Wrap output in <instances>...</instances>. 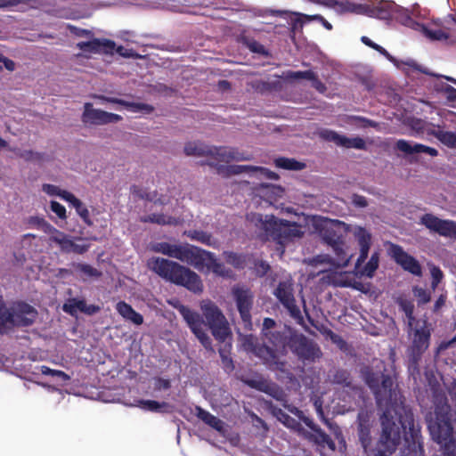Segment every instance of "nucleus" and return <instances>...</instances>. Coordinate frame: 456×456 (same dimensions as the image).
Wrapping results in <instances>:
<instances>
[{"label": "nucleus", "mask_w": 456, "mask_h": 456, "mask_svg": "<svg viewBox=\"0 0 456 456\" xmlns=\"http://www.w3.org/2000/svg\"><path fill=\"white\" fill-rule=\"evenodd\" d=\"M354 236L360 246V254L355 264V267L359 268L368 258L371 234L365 228L359 226L354 231Z\"/></svg>", "instance_id": "a878e982"}, {"label": "nucleus", "mask_w": 456, "mask_h": 456, "mask_svg": "<svg viewBox=\"0 0 456 456\" xmlns=\"http://www.w3.org/2000/svg\"><path fill=\"white\" fill-rule=\"evenodd\" d=\"M409 126L411 128L417 133H424L428 134V131H432L436 126L432 123H428L421 118H412L409 120Z\"/></svg>", "instance_id": "a19ab883"}, {"label": "nucleus", "mask_w": 456, "mask_h": 456, "mask_svg": "<svg viewBox=\"0 0 456 456\" xmlns=\"http://www.w3.org/2000/svg\"><path fill=\"white\" fill-rule=\"evenodd\" d=\"M273 294L283 305V307L288 311L289 316L294 319L298 325L303 327L306 332L313 334V332L305 325L301 311L297 305L292 286L288 282L281 281L276 287Z\"/></svg>", "instance_id": "f8f14e48"}, {"label": "nucleus", "mask_w": 456, "mask_h": 456, "mask_svg": "<svg viewBox=\"0 0 456 456\" xmlns=\"http://www.w3.org/2000/svg\"><path fill=\"white\" fill-rule=\"evenodd\" d=\"M139 406L149 411L159 412L161 411L163 408H166L167 404L165 402L159 403L154 400H140Z\"/></svg>", "instance_id": "a18cd8bd"}, {"label": "nucleus", "mask_w": 456, "mask_h": 456, "mask_svg": "<svg viewBox=\"0 0 456 456\" xmlns=\"http://www.w3.org/2000/svg\"><path fill=\"white\" fill-rule=\"evenodd\" d=\"M114 51L117 53H118L120 56H122V57H126V58H135V57H137V54L134 53V51L133 49H127V48H125L122 45H119L118 47L115 46Z\"/></svg>", "instance_id": "338daca9"}, {"label": "nucleus", "mask_w": 456, "mask_h": 456, "mask_svg": "<svg viewBox=\"0 0 456 456\" xmlns=\"http://www.w3.org/2000/svg\"><path fill=\"white\" fill-rule=\"evenodd\" d=\"M274 164L277 167L286 170L299 171L305 167V164L296 160L295 159H289L285 157H280L275 159Z\"/></svg>", "instance_id": "e433bc0d"}, {"label": "nucleus", "mask_w": 456, "mask_h": 456, "mask_svg": "<svg viewBox=\"0 0 456 456\" xmlns=\"http://www.w3.org/2000/svg\"><path fill=\"white\" fill-rule=\"evenodd\" d=\"M226 174L228 175H239L243 172H255V167L254 166H248V165H231L226 167Z\"/></svg>", "instance_id": "603ef678"}, {"label": "nucleus", "mask_w": 456, "mask_h": 456, "mask_svg": "<svg viewBox=\"0 0 456 456\" xmlns=\"http://www.w3.org/2000/svg\"><path fill=\"white\" fill-rule=\"evenodd\" d=\"M50 240L59 245L63 253H75L82 255L89 249L88 244H77L70 237L59 231L56 235L51 236Z\"/></svg>", "instance_id": "393cba45"}, {"label": "nucleus", "mask_w": 456, "mask_h": 456, "mask_svg": "<svg viewBox=\"0 0 456 456\" xmlns=\"http://www.w3.org/2000/svg\"><path fill=\"white\" fill-rule=\"evenodd\" d=\"M379 252H374L366 265L363 266L361 273L366 277L371 278L373 277L376 270L379 268Z\"/></svg>", "instance_id": "ea45409f"}, {"label": "nucleus", "mask_w": 456, "mask_h": 456, "mask_svg": "<svg viewBox=\"0 0 456 456\" xmlns=\"http://www.w3.org/2000/svg\"><path fill=\"white\" fill-rule=\"evenodd\" d=\"M37 309L24 301H13L10 305L11 320L9 322V330L13 328H23L31 326L37 317Z\"/></svg>", "instance_id": "2eb2a0df"}, {"label": "nucleus", "mask_w": 456, "mask_h": 456, "mask_svg": "<svg viewBox=\"0 0 456 456\" xmlns=\"http://www.w3.org/2000/svg\"><path fill=\"white\" fill-rule=\"evenodd\" d=\"M68 29L71 34H73L76 37H87L90 38L94 37V33L92 30L81 28L74 25H69Z\"/></svg>", "instance_id": "680f3d73"}, {"label": "nucleus", "mask_w": 456, "mask_h": 456, "mask_svg": "<svg viewBox=\"0 0 456 456\" xmlns=\"http://www.w3.org/2000/svg\"><path fill=\"white\" fill-rule=\"evenodd\" d=\"M60 197L62 200H66L67 202L70 203V205L73 208L75 207V205H78L79 206L80 200L77 199L74 194H72L69 191L62 190V192H61V194H60Z\"/></svg>", "instance_id": "0e129e2a"}, {"label": "nucleus", "mask_w": 456, "mask_h": 456, "mask_svg": "<svg viewBox=\"0 0 456 456\" xmlns=\"http://www.w3.org/2000/svg\"><path fill=\"white\" fill-rule=\"evenodd\" d=\"M151 250L160 253L168 257L175 258L181 262L191 265L193 259L197 246L191 244H171L166 241L155 242L151 245Z\"/></svg>", "instance_id": "ddd939ff"}, {"label": "nucleus", "mask_w": 456, "mask_h": 456, "mask_svg": "<svg viewBox=\"0 0 456 456\" xmlns=\"http://www.w3.org/2000/svg\"><path fill=\"white\" fill-rule=\"evenodd\" d=\"M77 313L80 312L87 315H94L101 311V307L96 305H87L85 299L76 298Z\"/></svg>", "instance_id": "37998d69"}, {"label": "nucleus", "mask_w": 456, "mask_h": 456, "mask_svg": "<svg viewBox=\"0 0 456 456\" xmlns=\"http://www.w3.org/2000/svg\"><path fill=\"white\" fill-rule=\"evenodd\" d=\"M122 119L123 118L118 114L108 112L100 109H94L93 103L91 102H86L84 104V111L81 117V120L84 124L101 126L117 123Z\"/></svg>", "instance_id": "6ab92c4d"}, {"label": "nucleus", "mask_w": 456, "mask_h": 456, "mask_svg": "<svg viewBox=\"0 0 456 456\" xmlns=\"http://www.w3.org/2000/svg\"><path fill=\"white\" fill-rule=\"evenodd\" d=\"M290 412L296 415L300 420H302L306 427L310 428V431L304 429L301 436L306 439L309 443L316 445L317 450L328 448L331 451H335L336 444L331 437L326 434L317 424L314 422L312 419L305 416L304 412L299 409L290 410Z\"/></svg>", "instance_id": "9d476101"}, {"label": "nucleus", "mask_w": 456, "mask_h": 456, "mask_svg": "<svg viewBox=\"0 0 456 456\" xmlns=\"http://www.w3.org/2000/svg\"><path fill=\"white\" fill-rule=\"evenodd\" d=\"M92 98L99 100L102 103H114L124 106L126 110L132 112H144L151 114L154 110V107L148 103L133 102L117 97L106 96L103 94H93Z\"/></svg>", "instance_id": "b1692460"}, {"label": "nucleus", "mask_w": 456, "mask_h": 456, "mask_svg": "<svg viewBox=\"0 0 456 456\" xmlns=\"http://www.w3.org/2000/svg\"><path fill=\"white\" fill-rule=\"evenodd\" d=\"M184 153L187 156H210L220 162H230L232 160H249L250 156L239 152L237 150L226 147H211L200 142H190L184 146Z\"/></svg>", "instance_id": "6e6552de"}, {"label": "nucleus", "mask_w": 456, "mask_h": 456, "mask_svg": "<svg viewBox=\"0 0 456 456\" xmlns=\"http://www.w3.org/2000/svg\"><path fill=\"white\" fill-rule=\"evenodd\" d=\"M116 310L124 319L128 320L136 325H141L143 322L142 315L137 313L125 301H119L116 305Z\"/></svg>", "instance_id": "c85d7f7f"}, {"label": "nucleus", "mask_w": 456, "mask_h": 456, "mask_svg": "<svg viewBox=\"0 0 456 456\" xmlns=\"http://www.w3.org/2000/svg\"><path fill=\"white\" fill-rule=\"evenodd\" d=\"M43 191L51 196H59L61 194L62 190L58 186L49 183L43 184Z\"/></svg>", "instance_id": "69168bd1"}, {"label": "nucleus", "mask_w": 456, "mask_h": 456, "mask_svg": "<svg viewBox=\"0 0 456 456\" xmlns=\"http://www.w3.org/2000/svg\"><path fill=\"white\" fill-rule=\"evenodd\" d=\"M50 208L60 219L65 220L67 218L65 207L58 201L52 200L50 203Z\"/></svg>", "instance_id": "13d9d810"}, {"label": "nucleus", "mask_w": 456, "mask_h": 456, "mask_svg": "<svg viewBox=\"0 0 456 456\" xmlns=\"http://www.w3.org/2000/svg\"><path fill=\"white\" fill-rule=\"evenodd\" d=\"M291 15L295 16L290 20V34L294 37L297 33H302L304 25L308 21L302 16L305 15V13L294 12Z\"/></svg>", "instance_id": "58836bf2"}, {"label": "nucleus", "mask_w": 456, "mask_h": 456, "mask_svg": "<svg viewBox=\"0 0 456 456\" xmlns=\"http://www.w3.org/2000/svg\"><path fill=\"white\" fill-rule=\"evenodd\" d=\"M361 41L365 45H367V46L376 50L377 52H379L380 54L385 56L387 60H389V61H393L394 60L393 56L384 47H382L381 45L374 43L368 37H365V36L362 37Z\"/></svg>", "instance_id": "09e8293b"}, {"label": "nucleus", "mask_w": 456, "mask_h": 456, "mask_svg": "<svg viewBox=\"0 0 456 456\" xmlns=\"http://www.w3.org/2000/svg\"><path fill=\"white\" fill-rule=\"evenodd\" d=\"M10 320V306H7L3 296L0 295V334H4L9 330Z\"/></svg>", "instance_id": "4c0bfd02"}, {"label": "nucleus", "mask_w": 456, "mask_h": 456, "mask_svg": "<svg viewBox=\"0 0 456 456\" xmlns=\"http://www.w3.org/2000/svg\"><path fill=\"white\" fill-rule=\"evenodd\" d=\"M76 298H69L62 305V310L71 316H77Z\"/></svg>", "instance_id": "e2e57ef3"}, {"label": "nucleus", "mask_w": 456, "mask_h": 456, "mask_svg": "<svg viewBox=\"0 0 456 456\" xmlns=\"http://www.w3.org/2000/svg\"><path fill=\"white\" fill-rule=\"evenodd\" d=\"M399 12H401V22L403 25L413 28L415 29L420 28L424 35L427 36L429 39L435 41H443L449 38V34L442 29H429L425 25L416 22L410 16L406 10H401Z\"/></svg>", "instance_id": "5701e85b"}, {"label": "nucleus", "mask_w": 456, "mask_h": 456, "mask_svg": "<svg viewBox=\"0 0 456 456\" xmlns=\"http://www.w3.org/2000/svg\"><path fill=\"white\" fill-rule=\"evenodd\" d=\"M372 424L370 415L366 411H360L357 415V436L359 443L365 453L375 451L372 447Z\"/></svg>", "instance_id": "412c9836"}, {"label": "nucleus", "mask_w": 456, "mask_h": 456, "mask_svg": "<svg viewBox=\"0 0 456 456\" xmlns=\"http://www.w3.org/2000/svg\"><path fill=\"white\" fill-rule=\"evenodd\" d=\"M39 5L38 0H0V8L18 7L20 12L37 9Z\"/></svg>", "instance_id": "2f4dec72"}, {"label": "nucleus", "mask_w": 456, "mask_h": 456, "mask_svg": "<svg viewBox=\"0 0 456 456\" xmlns=\"http://www.w3.org/2000/svg\"><path fill=\"white\" fill-rule=\"evenodd\" d=\"M395 302L398 305L400 311L404 313L408 320V327L416 324L418 320L414 316L413 302L403 297H397Z\"/></svg>", "instance_id": "473e14b6"}, {"label": "nucleus", "mask_w": 456, "mask_h": 456, "mask_svg": "<svg viewBox=\"0 0 456 456\" xmlns=\"http://www.w3.org/2000/svg\"><path fill=\"white\" fill-rule=\"evenodd\" d=\"M295 330L288 325L281 327L270 317L263 320L259 338L253 334L241 338L244 351L252 354L273 371L285 372L287 361L283 359L290 348Z\"/></svg>", "instance_id": "f03ea898"}, {"label": "nucleus", "mask_w": 456, "mask_h": 456, "mask_svg": "<svg viewBox=\"0 0 456 456\" xmlns=\"http://www.w3.org/2000/svg\"><path fill=\"white\" fill-rule=\"evenodd\" d=\"M77 48L85 53L113 54L115 42L108 38H93L87 42H78Z\"/></svg>", "instance_id": "4be33fe9"}, {"label": "nucleus", "mask_w": 456, "mask_h": 456, "mask_svg": "<svg viewBox=\"0 0 456 456\" xmlns=\"http://www.w3.org/2000/svg\"><path fill=\"white\" fill-rule=\"evenodd\" d=\"M131 191L134 195L137 196L138 198H140L142 200H149V201H152L155 199V197L157 196V191H154L153 193H151V192H149L146 190L137 187L135 185H134L132 187Z\"/></svg>", "instance_id": "5fc2aeb1"}, {"label": "nucleus", "mask_w": 456, "mask_h": 456, "mask_svg": "<svg viewBox=\"0 0 456 456\" xmlns=\"http://www.w3.org/2000/svg\"><path fill=\"white\" fill-rule=\"evenodd\" d=\"M397 9V6L394 3H382L376 7V15L379 19H389Z\"/></svg>", "instance_id": "79ce46f5"}, {"label": "nucleus", "mask_w": 456, "mask_h": 456, "mask_svg": "<svg viewBox=\"0 0 456 456\" xmlns=\"http://www.w3.org/2000/svg\"><path fill=\"white\" fill-rule=\"evenodd\" d=\"M74 208L76 209L77 214L81 217L83 222L87 226H92L94 224L92 219L90 218L89 210L81 200L79 201V206L75 205Z\"/></svg>", "instance_id": "8fccbe9b"}, {"label": "nucleus", "mask_w": 456, "mask_h": 456, "mask_svg": "<svg viewBox=\"0 0 456 456\" xmlns=\"http://www.w3.org/2000/svg\"><path fill=\"white\" fill-rule=\"evenodd\" d=\"M314 75L315 73L313 70L308 69L303 71H292L289 73V77L294 79H307L311 81L312 78H314Z\"/></svg>", "instance_id": "bf43d9fd"}, {"label": "nucleus", "mask_w": 456, "mask_h": 456, "mask_svg": "<svg viewBox=\"0 0 456 456\" xmlns=\"http://www.w3.org/2000/svg\"><path fill=\"white\" fill-rule=\"evenodd\" d=\"M321 136L329 142H333L337 145L341 146V142L343 140V135L338 134V133L332 131V130H323L321 133Z\"/></svg>", "instance_id": "6e6d98bb"}, {"label": "nucleus", "mask_w": 456, "mask_h": 456, "mask_svg": "<svg viewBox=\"0 0 456 456\" xmlns=\"http://www.w3.org/2000/svg\"><path fill=\"white\" fill-rule=\"evenodd\" d=\"M395 148L407 155H411L414 153H426L432 157L438 155V151L433 147H429L421 143L411 144L410 142L403 139L398 140L395 142Z\"/></svg>", "instance_id": "bb28decb"}, {"label": "nucleus", "mask_w": 456, "mask_h": 456, "mask_svg": "<svg viewBox=\"0 0 456 456\" xmlns=\"http://www.w3.org/2000/svg\"><path fill=\"white\" fill-rule=\"evenodd\" d=\"M388 254L404 271L415 276H421L422 268L420 264L414 256L408 254L402 246L390 243Z\"/></svg>", "instance_id": "f3484780"}, {"label": "nucleus", "mask_w": 456, "mask_h": 456, "mask_svg": "<svg viewBox=\"0 0 456 456\" xmlns=\"http://www.w3.org/2000/svg\"><path fill=\"white\" fill-rule=\"evenodd\" d=\"M321 236L334 253V256L330 258V263L338 268L346 267L349 263L351 255L346 249L344 223L336 221L326 224L321 231Z\"/></svg>", "instance_id": "423d86ee"}, {"label": "nucleus", "mask_w": 456, "mask_h": 456, "mask_svg": "<svg viewBox=\"0 0 456 456\" xmlns=\"http://www.w3.org/2000/svg\"><path fill=\"white\" fill-rule=\"evenodd\" d=\"M419 223L440 236L456 239V222L452 220L440 219L433 214L427 213L420 217Z\"/></svg>", "instance_id": "aec40b11"}, {"label": "nucleus", "mask_w": 456, "mask_h": 456, "mask_svg": "<svg viewBox=\"0 0 456 456\" xmlns=\"http://www.w3.org/2000/svg\"><path fill=\"white\" fill-rule=\"evenodd\" d=\"M269 409L272 411L273 414L281 421L286 427L296 431L299 436L302 435L305 428L301 425L299 421L290 417L285 411H283L281 408L274 406L272 403H267Z\"/></svg>", "instance_id": "cd10ccee"}, {"label": "nucleus", "mask_w": 456, "mask_h": 456, "mask_svg": "<svg viewBox=\"0 0 456 456\" xmlns=\"http://www.w3.org/2000/svg\"><path fill=\"white\" fill-rule=\"evenodd\" d=\"M191 265H193L198 270H202L204 267H207L214 273L220 276L228 275V271L225 269L224 265L217 261L213 253L199 247L196 248Z\"/></svg>", "instance_id": "a211bd4d"}, {"label": "nucleus", "mask_w": 456, "mask_h": 456, "mask_svg": "<svg viewBox=\"0 0 456 456\" xmlns=\"http://www.w3.org/2000/svg\"><path fill=\"white\" fill-rule=\"evenodd\" d=\"M75 269L88 277H100L102 275L101 272L88 264H77Z\"/></svg>", "instance_id": "3c124183"}, {"label": "nucleus", "mask_w": 456, "mask_h": 456, "mask_svg": "<svg viewBox=\"0 0 456 456\" xmlns=\"http://www.w3.org/2000/svg\"><path fill=\"white\" fill-rule=\"evenodd\" d=\"M40 372L43 375L58 378L63 382L68 381L69 379V376L67 373H65L64 371L59 370H53V369L49 368L48 366H45V365L40 367Z\"/></svg>", "instance_id": "de8ad7c7"}, {"label": "nucleus", "mask_w": 456, "mask_h": 456, "mask_svg": "<svg viewBox=\"0 0 456 456\" xmlns=\"http://www.w3.org/2000/svg\"><path fill=\"white\" fill-rule=\"evenodd\" d=\"M196 416L202 420L205 424L214 428L216 431H222L224 428V422L211 414L209 411L204 410L200 406H196Z\"/></svg>", "instance_id": "c756f323"}, {"label": "nucleus", "mask_w": 456, "mask_h": 456, "mask_svg": "<svg viewBox=\"0 0 456 456\" xmlns=\"http://www.w3.org/2000/svg\"><path fill=\"white\" fill-rule=\"evenodd\" d=\"M18 157L20 159H23L26 161H42L44 159V154L39 152H34L31 150L28 151H19V152L16 153Z\"/></svg>", "instance_id": "864d4df0"}, {"label": "nucleus", "mask_w": 456, "mask_h": 456, "mask_svg": "<svg viewBox=\"0 0 456 456\" xmlns=\"http://www.w3.org/2000/svg\"><path fill=\"white\" fill-rule=\"evenodd\" d=\"M439 127V126H437ZM428 134L437 138L443 144L450 148H456V133L451 131H443L440 128L428 131Z\"/></svg>", "instance_id": "f704fd0d"}, {"label": "nucleus", "mask_w": 456, "mask_h": 456, "mask_svg": "<svg viewBox=\"0 0 456 456\" xmlns=\"http://www.w3.org/2000/svg\"><path fill=\"white\" fill-rule=\"evenodd\" d=\"M289 350L303 362L312 363L322 356L319 345L297 330L293 332Z\"/></svg>", "instance_id": "9b49d317"}, {"label": "nucleus", "mask_w": 456, "mask_h": 456, "mask_svg": "<svg viewBox=\"0 0 456 456\" xmlns=\"http://www.w3.org/2000/svg\"><path fill=\"white\" fill-rule=\"evenodd\" d=\"M200 307L203 317L182 304L176 306V309L203 347L212 350L211 338L206 333L204 327L208 326L214 338L219 342H224L231 335L230 327L225 316L215 303L203 301Z\"/></svg>", "instance_id": "7ed1b4c3"}, {"label": "nucleus", "mask_w": 456, "mask_h": 456, "mask_svg": "<svg viewBox=\"0 0 456 456\" xmlns=\"http://www.w3.org/2000/svg\"><path fill=\"white\" fill-rule=\"evenodd\" d=\"M185 235L192 240L199 241L206 246L217 248L218 240L211 233L202 230H191L185 232Z\"/></svg>", "instance_id": "7c9ffc66"}, {"label": "nucleus", "mask_w": 456, "mask_h": 456, "mask_svg": "<svg viewBox=\"0 0 456 456\" xmlns=\"http://www.w3.org/2000/svg\"><path fill=\"white\" fill-rule=\"evenodd\" d=\"M142 223L157 224L160 225H176L178 221L175 217L164 214H150L140 218Z\"/></svg>", "instance_id": "72a5a7b5"}, {"label": "nucleus", "mask_w": 456, "mask_h": 456, "mask_svg": "<svg viewBox=\"0 0 456 456\" xmlns=\"http://www.w3.org/2000/svg\"><path fill=\"white\" fill-rule=\"evenodd\" d=\"M364 381L371 390L377 406L383 411L381 434L377 443V452L393 454L402 442V429L408 447L416 451L422 449L421 428L415 423L412 410L403 402V396L394 386L389 374L368 369Z\"/></svg>", "instance_id": "f257e3e1"}, {"label": "nucleus", "mask_w": 456, "mask_h": 456, "mask_svg": "<svg viewBox=\"0 0 456 456\" xmlns=\"http://www.w3.org/2000/svg\"><path fill=\"white\" fill-rule=\"evenodd\" d=\"M307 21H318L320 22L326 29L331 30L332 25L321 14H314V15H302Z\"/></svg>", "instance_id": "052dcab7"}, {"label": "nucleus", "mask_w": 456, "mask_h": 456, "mask_svg": "<svg viewBox=\"0 0 456 456\" xmlns=\"http://www.w3.org/2000/svg\"><path fill=\"white\" fill-rule=\"evenodd\" d=\"M245 383L249 387L263 392L272 396L276 401L281 402V405L289 411H290V410L293 411L294 409H297V407L289 404L288 395L282 387L273 381L265 379L263 377H259L257 379H247Z\"/></svg>", "instance_id": "dca6fc26"}, {"label": "nucleus", "mask_w": 456, "mask_h": 456, "mask_svg": "<svg viewBox=\"0 0 456 456\" xmlns=\"http://www.w3.org/2000/svg\"><path fill=\"white\" fill-rule=\"evenodd\" d=\"M432 331V324L426 319H419L416 324L408 327L410 345L406 355L408 369L411 373L419 371V362L430 346Z\"/></svg>", "instance_id": "39448f33"}, {"label": "nucleus", "mask_w": 456, "mask_h": 456, "mask_svg": "<svg viewBox=\"0 0 456 456\" xmlns=\"http://www.w3.org/2000/svg\"><path fill=\"white\" fill-rule=\"evenodd\" d=\"M232 295L245 329L252 328L251 310L254 304V294L250 289L243 286H234Z\"/></svg>", "instance_id": "4468645a"}, {"label": "nucleus", "mask_w": 456, "mask_h": 456, "mask_svg": "<svg viewBox=\"0 0 456 456\" xmlns=\"http://www.w3.org/2000/svg\"><path fill=\"white\" fill-rule=\"evenodd\" d=\"M428 427L432 439L440 445L441 456H456V440L449 416L436 412Z\"/></svg>", "instance_id": "0eeeda50"}, {"label": "nucleus", "mask_w": 456, "mask_h": 456, "mask_svg": "<svg viewBox=\"0 0 456 456\" xmlns=\"http://www.w3.org/2000/svg\"><path fill=\"white\" fill-rule=\"evenodd\" d=\"M244 44L248 50L254 53H258L265 57L270 55L265 45L253 38H245Z\"/></svg>", "instance_id": "c03bdc74"}, {"label": "nucleus", "mask_w": 456, "mask_h": 456, "mask_svg": "<svg viewBox=\"0 0 456 456\" xmlns=\"http://www.w3.org/2000/svg\"><path fill=\"white\" fill-rule=\"evenodd\" d=\"M28 224L36 227L37 229L44 232L46 234L56 235L59 232L54 226H53L50 223H48L45 218L39 216H30L28 219Z\"/></svg>", "instance_id": "c9c22d12"}, {"label": "nucleus", "mask_w": 456, "mask_h": 456, "mask_svg": "<svg viewBox=\"0 0 456 456\" xmlns=\"http://www.w3.org/2000/svg\"><path fill=\"white\" fill-rule=\"evenodd\" d=\"M311 83L312 87L314 88L320 94H324L327 91V86L318 78V76L316 74L314 75V78L311 79Z\"/></svg>", "instance_id": "774afa93"}, {"label": "nucleus", "mask_w": 456, "mask_h": 456, "mask_svg": "<svg viewBox=\"0 0 456 456\" xmlns=\"http://www.w3.org/2000/svg\"><path fill=\"white\" fill-rule=\"evenodd\" d=\"M263 229L268 236L280 244L303 236V232L296 223L279 220L273 216H266V219L263 222Z\"/></svg>", "instance_id": "1a4fd4ad"}, {"label": "nucleus", "mask_w": 456, "mask_h": 456, "mask_svg": "<svg viewBox=\"0 0 456 456\" xmlns=\"http://www.w3.org/2000/svg\"><path fill=\"white\" fill-rule=\"evenodd\" d=\"M341 146L346 148H354L358 150H364L366 143L365 141L361 137L348 138L343 135V140L341 142Z\"/></svg>", "instance_id": "49530a36"}, {"label": "nucleus", "mask_w": 456, "mask_h": 456, "mask_svg": "<svg viewBox=\"0 0 456 456\" xmlns=\"http://www.w3.org/2000/svg\"><path fill=\"white\" fill-rule=\"evenodd\" d=\"M270 269L271 267L266 261L257 260L255 262L254 271L258 277L265 276L270 271Z\"/></svg>", "instance_id": "4d7b16f0"}, {"label": "nucleus", "mask_w": 456, "mask_h": 456, "mask_svg": "<svg viewBox=\"0 0 456 456\" xmlns=\"http://www.w3.org/2000/svg\"><path fill=\"white\" fill-rule=\"evenodd\" d=\"M147 267L163 280L183 287L194 294H200L204 289L200 276L175 261L152 256L148 259Z\"/></svg>", "instance_id": "20e7f679"}]
</instances>
